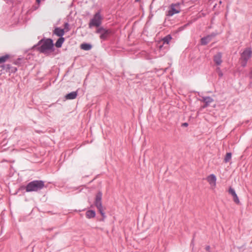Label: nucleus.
I'll return each instance as SVG.
<instances>
[{
  "mask_svg": "<svg viewBox=\"0 0 252 252\" xmlns=\"http://www.w3.org/2000/svg\"><path fill=\"white\" fill-rule=\"evenodd\" d=\"M40 44L41 46L39 48L40 52L44 54H48L53 52L54 45L52 39H47L44 41H41Z\"/></svg>",
  "mask_w": 252,
  "mask_h": 252,
  "instance_id": "nucleus-1",
  "label": "nucleus"
},
{
  "mask_svg": "<svg viewBox=\"0 0 252 252\" xmlns=\"http://www.w3.org/2000/svg\"><path fill=\"white\" fill-rule=\"evenodd\" d=\"M44 187V183L42 181L35 180L29 183L26 188L27 192L37 191Z\"/></svg>",
  "mask_w": 252,
  "mask_h": 252,
  "instance_id": "nucleus-2",
  "label": "nucleus"
},
{
  "mask_svg": "<svg viewBox=\"0 0 252 252\" xmlns=\"http://www.w3.org/2000/svg\"><path fill=\"white\" fill-rule=\"evenodd\" d=\"M252 57V49L251 47H247L243 50L241 54V64L243 67L247 65L248 61Z\"/></svg>",
  "mask_w": 252,
  "mask_h": 252,
  "instance_id": "nucleus-3",
  "label": "nucleus"
},
{
  "mask_svg": "<svg viewBox=\"0 0 252 252\" xmlns=\"http://www.w3.org/2000/svg\"><path fill=\"white\" fill-rule=\"evenodd\" d=\"M101 199L102 193L101 192L97 193L95 196L94 204L98 210L99 213L101 214V216L102 217H104V208L102 206Z\"/></svg>",
  "mask_w": 252,
  "mask_h": 252,
  "instance_id": "nucleus-4",
  "label": "nucleus"
},
{
  "mask_svg": "<svg viewBox=\"0 0 252 252\" xmlns=\"http://www.w3.org/2000/svg\"><path fill=\"white\" fill-rule=\"evenodd\" d=\"M102 17L99 12L96 13L94 17L90 20L89 24L90 28L93 27H99L101 24Z\"/></svg>",
  "mask_w": 252,
  "mask_h": 252,
  "instance_id": "nucleus-5",
  "label": "nucleus"
},
{
  "mask_svg": "<svg viewBox=\"0 0 252 252\" xmlns=\"http://www.w3.org/2000/svg\"><path fill=\"white\" fill-rule=\"evenodd\" d=\"M181 11L180 4L179 3L172 4L169 7L167 16H172L175 14L179 13Z\"/></svg>",
  "mask_w": 252,
  "mask_h": 252,
  "instance_id": "nucleus-6",
  "label": "nucleus"
},
{
  "mask_svg": "<svg viewBox=\"0 0 252 252\" xmlns=\"http://www.w3.org/2000/svg\"><path fill=\"white\" fill-rule=\"evenodd\" d=\"M96 32L100 33V38L103 40L106 39L107 36L110 34L111 32L109 30H107L103 28H100L97 29Z\"/></svg>",
  "mask_w": 252,
  "mask_h": 252,
  "instance_id": "nucleus-7",
  "label": "nucleus"
},
{
  "mask_svg": "<svg viewBox=\"0 0 252 252\" xmlns=\"http://www.w3.org/2000/svg\"><path fill=\"white\" fill-rule=\"evenodd\" d=\"M206 180L210 185L212 189H214L216 187L217 178L215 175L211 174L206 178Z\"/></svg>",
  "mask_w": 252,
  "mask_h": 252,
  "instance_id": "nucleus-8",
  "label": "nucleus"
},
{
  "mask_svg": "<svg viewBox=\"0 0 252 252\" xmlns=\"http://www.w3.org/2000/svg\"><path fill=\"white\" fill-rule=\"evenodd\" d=\"M228 193L232 196L234 202L237 204H239L240 201L239 198L235 190L233 188L231 187L229 188L228 189Z\"/></svg>",
  "mask_w": 252,
  "mask_h": 252,
  "instance_id": "nucleus-9",
  "label": "nucleus"
},
{
  "mask_svg": "<svg viewBox=\"0 0 252 252\" xmlns=\"http://www.w3.org/2000/svg\"><path fill=\"white\" fill-rule=\"evenodd\" d=\"M64 30L57 28L54 31V33L58 36L62 37L64 34Z\"/></svg>",
  "mask_w": 252,
  "mask_h": 252,
  "instance_id": "nucleus-10",
  "label": "nucleus"
},
{
  "mask_svg": "<svg viewBox=\"0 0 252 252\" xmlns=\"http://www.w3.org/2000/svg\"><path fill=\"white\" fill-rule=\"evenodd\" d=\"M214 61L217 65H220L222 62L221 55L218 53L214 56Z\"/></svg>",
  "mask_w": 252,
  "mask_h": 252,
  "instance_id": "nucleus-11",
  "label": "nucleus"
},
{
  "mask_svg": "<svg viewBox=\"0 0 252 252\" xmlns=\"http://www.w3.org/2000/svg\"><path fill=\"white\" fill-rule=\"evenodd\" d=\"M212 39V35H208L206 37H204L201 39V43L202 45H206L210 41H211Z\"/></svg>",
  "mask_w": 252,
  "mask_h": 252,
  "instance_id": "nucleus-12",
  "label": "nucleus"
},
{
  "mask_svg": "<svg viewBox=\"0 0 252 252\" xmlns=\"http://www.w3.org/2000/svg\"><path fill=\"white\" fill-rule=\"evenodd\" d=\"M77 95V93L76 92H72L66 94L65 98L66 99H73L76 97Z\"/></svg>",
  "mask_w": 252,
  "mask_h": 252,
  "instance_id": "nucleus-13",
  "label": "nucleus"
},
{
  "mask_svg": "<svg viewBox=\"0 0 252 252\" xmlns=\"http://www.w3.org/2000/svg\"><path fill=\"white\" fill-rule=\"evenodd\" d=\"M86 216L88 219L93 218L95 216V213L94 211L89 210L86 212Z\"/></svg>",
  "mask_w": 252,
  "mask_h": 252,
  "instance_id": "nucleus-14",
  "label": "nucleus"
},
{
  "mask_svg": "<svg viewBox=\"0 0 252 252\" xmlns=\"http://www.w3.org/2000/svg\"><path fill=\"white\" fill-rule=\"evenodd\" d=\"M64 41V38L63 37H61L58 39L57 42L55 43V46L57 48H60L62 47L63 43Z\"/></svg>",
  "mask_w": 252,
  "mask_h": 252,
  "instance_id": "nucleus-15",
  "label": "nucleus"
},
{
  "mask_svg": "<svg viewBox=\"0 0 252 252\" xmlns=\"http://www.w3.org/2000/svg\"><path fill=\"white\" fill-rule=\"evenodd\" d=\"M80 47L84 50L88 51L92 48V45L87 43H83L81 45Z\"/></svg>",
  "mask_w": 252,
  "mask_h": 252,
  "instance_id": "nucleus-16",
  "label": "nucleus"
},
{
  "mask_svg": "<svg viewBox=\"0 0 252 252\" xmlns=\"http://www.w3.org/2000/svg\"><path fill=\"white\" fill-rule=\"evenodd\" d=\"M10 58V56L8 55H5L4 56L0 57V64L4 63Z\"/></svg>",
  "mask_w": 252,
  "mask_h": 252,
  "instance_id": "nucleus-17",
  "label": "nucleus"
},
{
  "mask_svg": "<svg viewBox=\"0 0 252 252\" xmlns=\"http://www.w3.org/2000/svg\"><path fill=\"white\" fill-rule=\"evenodd\" d=\"M204 101L205 103V105L203 106V108H205L208 106L210 103L213 102V99L209 97H205L204 98Z\"/></svg>",
  "mask_w": 252,
  "mask_h": 252,
  "instance_id": "nucleus-18",
  "label": "nucleus"
},
{
  "mask_svg": "<svg viewBox=\"0 0 252 252\" xmlns=\"http://www.w3.org/2000/svg\"><path fill=\"white\" fill-rule=\"evenodd\" d=\"M231 154L230 153H227L224 158V161L225 162H229L231 158Z\"/></svg>",
  "mask_w": 252,
  "mask_h": 252,
  "instance_id": "nucleus-19",
  "label": "nucleus"
},
{
  "mask_svg": "<svg viewBox=\"0 0 252 252\" xmlns=\"http://www.w3.org/2000/svg\"><path fill=\"white\" fill-rule=\"evenodd\" d=\"M171 39V37L170 35H168L167 36H165L163 39H162L163 41V43H166L168 44L170 41Z\"/></svg>",
  "mask_w": 252,
  "mask_h": 252,
  "instance_id": "nucleus-20",
  "label": "nucleus"
},
{
  "mask_svg": "<svg viewBox=\"0 0 252 252\" xmlns=\"http://www.w3.org/2000/svg\"><path fill=\"white\" fill-rule=\"evenodd\" d=\"M68 27H69V25L68 23H65L64 24V28L63 30H64L65 32H67L69 31V29Z\"/></svg>",
  "mask_w": 252,
  "mask_h": 252,
  "instance_id": "nucleus-21",
  "label": "nucleus"
},
{
  "mask_svg": "<svg viewBox=\"0 0 252 252\" xmlns=\"http://www.w3.org/2000/svg\"><path fill=\"white\" fill-rule=\"evenodd\" d=\"M182 126H188V124L187 123H185L182 124Z\"/></svg>",
  "mask_w": 252,
  "mask_h": 252,
  "instance_id": "nucleus-22",
  "label": "nucleus"
},
{
  "mask_svg": "<svg viewBox=\"0 0 252 252\" xmlns=\"http://www.w3.org/2000/svg\"><path fill=\"white\" fill-rule=\"evenodd\" d=\"M36 2L37 3V4L38 5H39L40 3V0H36Z\"/></svg>",
  "mask_w": 252,
  "mask_h": 252,
  "instance_id": "nucleus-23",
  "label": "nucleus"
},
{
  "mask_svg": "<svg viewBox=\"0 0 252 252\" xmlns=\"http://www.w3.org/2000/svg\"><path fill=\"white\" fill-rule=\"evenodd\" d=\"M251 77L252 78V72H251Z\"/></svg>",
  "mask_w": 252,
  "mask_h": 252,
  "instance_id": "nucleus-24",
  "label": "nucleus"
}]
</instances>
